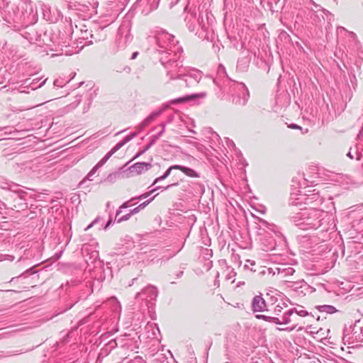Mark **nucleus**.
Listing matches in <instances>:
<instances>
[{
	"label": "nucleus",
	"mask_w": 363,
	"mask_h": 363,
	"mask_svg": "<svg viewBox=\"0 0 363 363\" xmlns=\"http://www.w3.org/2000/svg\"><path fill=\"white\" fill-rule=\"evenodd\" d=\"M62 254V251H60V252L56 253V254L54 255V258H55V260H57V259H60V257H61Z\"/></svg>",
	"instance_id": "052dcab7"
},
{
	"label": "nucleus",
	"mask_w": 363,
	"mask_h": 363,
	"mask_svg": "<svg viewBox=\"0 0 363 363\" xmlns=\"http://www.w3.org/2000/svg\"><path fill=\"white\" fill-rule=\"evenodd\" d=\"M100 220H101V218L99 216L96 217L94 220H92V226H94V225L99 223Z\"/></svg>",
	"instance_id": "680f3d73"
},
{
	"label": "nucleus",
	"mask_w": 363,
	"mask_h": 363,
	"mask_svg": "<svg viewBox=\"0 0 363 363\" xmlns=\"http://www.w3.org/2000/svg\"><path fill=\"white\" fill-rule=\"evenodd\" d=\"M91 245L89 243H85L82 247V255L84 258V261L88 264L89 259H91Z\"/></svg>",
	"instance_id": "7c9ffc66"
},
{
	"label": "nucleus",
	"mask_w": 363,
	"mask_h": 363,
	"mask_svg": "<svg viewBox=\"0 0 363 363\" xmlns=\"http://www.w3.org/2000/svg\"><path fill=\"white\" fill-rule=\"evenodd\" d=\"M92 333H96L98 334L101 331L108 330L109 325V320L106 314L108 309L107 303L106 301H96L92 304Z\"/></svg>",
	"instance_id": "20e7f679"
},
{
	"label": "nucleus",
	"mask_w": 363,
	"mask_h": 363,
	"mask_svg": "<svg viewBox=\"0 0 363 363\" xmlns=\"http://www.w3.org/2000/svg\"><path fill=\"white\" fill-rule=\"evenodd\" d=\"M290 127H291V128H293V129H301V126H299V125H296V124H294V123H293V124H291V125H290Z\"/></svg>",
	"instance_id": "69168bd1"
},
{
	"label": "nucleus",
	"mask_w": 363,
	"mask_h": 363,
	"mask_svg": "<svg viewBox=\"0 0 363 363\" xmlns=\"http://www.w3.org/2000/svg\"><path fill=\"white\" fill-rule=\"evenodd\" d=\"M158 295V291L152 285H148L143 289L140 292H138L135 295L136 298H141L145 300L148 307L153 305L154 301L156 300Z\"/></svg>",
	"instance_id": "9d476101"
},
{
	"label": "nucleus",
	"mask_w": 363,
	"mask_h": 363,
	"mask_svg": "<svg viewBox=\"0 0 363 363\" xmlns=\"http://www.w3.org/2000/svg\"><path fill=\"white\" fill-rule=\"evenodd\" d=\"M284 285L291 290L298 291L299 289H302L303 287L307 286L306 282L303 279H300L296 281L285 280L284 281Z\"/></svg>",
	"instance_id": "412c9836"
},
{
	"label": "nucleus",
	"mask_w": 363,
	"mask_h": 363,
	"mask_svg": "<svg viewBox=\"0 0 363 363\" xmlns=\"http://www.w3.org/2000/svg\"><path fill=\"white\" fill-rule=\"evenodd\" d=\"M276 270L277 271V274L280 276L281 278L292 276L295 273V269L293 267L285 264H282L279 267H277Z\"/></svg>",
	"instance_id": "b1692460"
},
{
	"label": "nucleus",
	"mask_w": 363,
	"mask_h": 363,
	"mask_svg": "<svg viewBox=\"0 0 363 363\" xmlns=\"http://www.w3.org/2000/svg\"><path fill=\"white\" fill-rule=\"evenodd\" d=\"M235 86L236 92L233 95L232 102L238 106H245L250 97L248 89L243 83H237Z\"/></svg>",
	"instance_id": "6e6552de"
},
{
	"label": "nucleus",
	"mask_w": 363,
	"mask_h": 363,
	"mask_svg": "<svg viewBox=\"0 0 363 363\" xmlns=\"http://www.w3.org/2000/svg\"><path fill=\"white\" fill-rule=\"evenodd\" d=\"M201 253L205 259H208L213 255L212 250L208 248H203L201 250Z\"/></svg>",
	"instance_id": "58836bf2"
},
{
	"label": "nucleus",
	"mask_w": 363,
	"mask_h": 363,
	"mask_svg": "<svg viewBox=\"0 0 363 363\" xmlns=\"http://www.w3.org/2000/svg\"><path fill=\"white\" fill-rule=\"evenodd\" d=\"M226 143H227V145L229 147V148L232 147L237 152V148L235 147V145L232 140H230L229 138H226Z\"/></svg>",
	"instance_id": "de8ad7c7"
},
{
	"label": "nucleus",
	"mask_w": 363,
	"mask_h": 363,
	"mask_svg": "<svg viewBox=\"0 0 363 363\" xmlns=\"http://www.w3.org/2000/svg\"><path fill=\"white\" fill-rule=\"evenodd\" d=\"M113 223V220L111 218H109L107 223L106 224V225L104 226V229L106 230L111 224Z\"/></svg>",
	"instance_id": "4d7b16f0"
},
{
	"label": "nucleus",
	"mask_w": 363,
	"mask_h": 363,
	"mask_svg": "<svg viewBox=\"0 0 363 363\" xmlns=\"http://www.w3.org/2000/svg\"><path fill=\"white\" fill-rule=\"evenodd\" d=\"M255 317L257 319H262V320H264L267 322H269L272 323H275V324L280 323V320L277 317H272V316H268V315H256Z\"/></svg>",
	"instance_id": "2f4dec72"
},
{
	"label": "nucleus",
	"mask_w": 363,
	"mask_h": 363,
	"mask_svg": "<svg viewBox=\"0 0 363 363\" xmlns=\"http://www.w3.org/2000/svg\"><path fill=\"white\" fill-rule=\"evenodd\" d=\"M161 188V186H156L155 188L151 189L150 191L148 192H146V193H144L143 194H141L140 196H138V197H134V198H132L130 199V200L124 202L119 208L116 211V218L122 212V210L123 208H128L129 206H131V202L134 200H138V199H145L147 197H148L151 194H152L153 192H155V191H157V189H160Z\"/></svg>",
	"instance_id": "2eb2a0df"
},
{
	"label": "nucleus",
	"mask_w": 363,
	"mask_h": 363,
	"mask_svg": "<svg viewBox=\"0 0 363 363\" xmlns=\"http://www.w3.org/2000/svg\"><path fill=\"white\" fill-rule=\"evenodd\" d=\"M177 184H178L177 183H174V184L167 185V186L164 187V190H167L172 186H177Z\"/></svg>",
	"instance_id": "e2e57ef3"
},
{
	"label": "nucleus",
	"mask_w": 363,
	"mask_h": 363,
	"mask_svg": "<svg viewBox=\"0 0 363 363\" xmlns=\"http://www.w3.org/2000/svg\"><path fill=\"white\" fill-rule=\"evenodd\" d=\"M292 310L294 311V315L301 316V317H305L308 315V313L303 309V306H300L298 308H293Z\"/></svg>",
	"instance_id": "c9c22d12"
},
{
	"label": "nucleus",
	"mask_w": 363,
	"mask_h": 363,
	"mask_svg": "<svg viewBox=\"0 0 363 363\" xmlns=\"http://www.w3.org/2000/svg\"><path fill=\"white\" fill-rule=\"evenodd\" d=\"M184 74V77L179 79L184 81L186 87L195 86L202 78V72L200 70L189 67Z\"/></svg>",
	"instance_id": "1a4fd4ad"
},
{
	"label": "nucleus",
	"mask_w": 363,
	"mask_h": 363,
	"mask_svg": "<svg viewBox=\"0 0 363 363\" xmlns=\"http://www.w3.org/2000/svg\"><path fill=\"white\" fill-rule=\"evenodd\" d=\"M206 95H207V94L205 91L196 93V94H192L190 95H186L182 98H179V99H176L175 101L185 102V101H191V100H196V99H203L206 96Z\"/></svg>",
	"instance_id": "bb28decb"
},
{
	"label": "nucleus",
	"mask_w": 363,
	"mask_h": 363,
	"mask_svg": "<svg viewBox=\"0 0 363 363\" xmlns=\"http://www.w3.org/2000/svg\"><path fill=\"white\" fill-rule=\"evenodd\" d=\"M333 15L326 9H323L317 13H310V18L315 24H321L325 21L330 22L332 20Z\"/></svg>",
	"instance_id": "f8f14e48"
},
{
	"label": "nucleus",
	"mask_w": 363,
	"mask_h": 363,
	"mask_svg": "<svg viewBox=\"0 0 363 363\" xmlns=\"http://www.w3.org/2000/svg\"><path fill=\"white\" fill-rule=\"evenodd\" d=\"M179 250H178L177 252V253L179 252ZM176 255V252H171V253H169L168 255H165L162 258H166V259H170L171 257H173L174 255Z\"/></svg>",
	"instance_id": "5fc2aeb1"
},
{
	"label": "nucleus",
	"mask_w": 363,
	"mask_h": 363,
	"mask_svg": "<svg viewBox=\"0 0 363 363\" xmlns=\"http://www.w3.org/2000/svg\"><path fill=\"white\" fill-rule=\"evenodd\" d=\"M308 4H311L312 6L309 7L307 6V8L310 10V13H317L318 11H320L323 8L321 7L320 5L317 4L315 3L313 0H308Z\"/></svg>",
	"instance_id": "f704fd0d"
},
{
	"label": "nucleus",
	"mask_w": 363,
	"mask_h": 363,
	"mask_svg": "<svg viewBox=\"0 0 363 363\" xmlns=\"http://www.w3.org/2000/svg\"><path fill=\"white\" fill-rule=\"evenodd\" d=\"M117 346L116 340L109 341L107 347L109 350L115 348Z\"/></svg>",
	"instance_id": "8fccbe9b"
},
{
	"label": "nucleus",
	"mask_w": 363,
	"mask_h": 363,
	"mask_svg": "<svg viewBox=\"0 0 363 363\" xmlns=\"http://www.w3.org/2000/svg\"><path fill=\"white\" fill-rule=\"evenodd\" d=\"M173 168H175V169L181 170L183 173H184L186 175L190 177H199V175L193 169H191L189 167L175 164L173 165Z\"/></svg>",
	"instance_id": "c85d7f7f"
},
{
	"label": "nucleus",
	"mask_w": 363,
	"mask_h": 363,
	"mask_svg": "<svg viewBox=\"0 0 363 363\" xmlns=\"http://www.w3.org/2000/svg\"><path fill=\"white\" fill-rule=\"evenodd\" d=\"M132 363H145L144 359L140 356H137L132 360Z\"/></svg>",
	"instance_id": "3c124183"
},
{
	"label": "nucleus",
	"mask_w": 363,
	"mask_h": 363,
	"mask_svg": "<svg viewBox=\"0 0 363 363\" xmlns=\"http://www.w3.org/2000/svg\"><path fill=\"white\" fill-rule=\"evenodd\" d=\"M218 74L220 76L222 74L227 76L225 68L223 65H219V66L218 67Z\"/></svg>",
	"instance_id": "a18cd8bd"
},
{
	"label": "nucleus",
	"mask_w": 363,
	"mask_h": 363,
	"mask_svg": "<svg viewBox=\"0 0 363 363\" xmlns=\"http://www.w3.org/2000/svg\"><path fill=\"white\" fill-rule=\"evenodd\" d=\"M185 21L186 22L188 29L191 32H194L196 30L197 26L203 27V26L201 25V22L200 21V16L197 17L196 13H191L189 15H188L186 17Z\"/></svg>",
	"instance_id": "dca6fc26"
},
{
	"label": "nucleus",
	"mask_w": 363,
	"mask_h": 363,
	"mask_svg": "<svg viewBox=\"0 0 363 363\" xmlns=\"http://www.w3.org/2000/svg\"><path fill=\"white\" fill-rule=\"evenodd\" d=\"M161 127H162V131L159 132L157 134L152 135L150 138V140L149 143L147 145H150V147H151L156 141L163 135L164 130H165V124L161 123L160 125Z\"/></svg>",
	"instance_id": "473e14b6"
},
{
	"label": "nucleus",
	"mask_w": 363,
	"mask_h": 363,
	"mask_svg": "<svg viewBox=\"0 0 363 363\" xmlns=\"http://www.w3.org/2000/svg\"><path fill=\"white\" fill-rule=\"evenodd\" d=\"M227 270L228 271V274L225 276L226 280H231V282L233 283L235 280L236 272L234 269L227 267Z\"/></svg>",
	"instance_id": "e433bc0d"
},
{
	"label": "nucleus",
	"mask_w": 363,
	"mask_h": 363,
	"mask_svg": "<svg viewBox=\"0 0 363 363\" xmlns=\"http://www.w3.org/2000/svg\"><path fill=\"white\" fill-rule=\"evenodd\" d=\"M157 194L153 196L152 198H150V199L144 201L143 203H140L138 207L140 208V210H142V209H144L155 198V196H157Z\"/></svg>",
	"instance_id": "79ce46f5"
},
{
	"label": "nucleus",
	"mask_w": 363,
	"mask_h": 363,
	"mask_svg": "<svg viewBox=\"0 0 363 363\" xmlns=\"http://www.w3.org/2000/svg\"><path fill=\"white\" fill-rule=\"evenodd\" d=\"M298 325V323H297V324H296L295 325H294V326H293V327H291V328H284V329L278 328V330H279L292 331L293 330H294V329L296 328V325Z\"/></svg>",
	"instance_id": "6e6d98bb"
},
{
	"label": "nucleus",
	"mask_w": 363,
	"mask_h": 363,
	"mask_svg": "<svg viewBox=\"0 0 363 363\" xmlns=\"http://www.w3.org/2000/svg\"><path fill=\"white\" fill-rule=\"evenodd\" d=\"M352 338L357 342L363 341V326L360 325V320L355 321L354 324Z\"/></svg>",
	"instance_id": "aec40b11"
},
{
	"label": "nucleus",
	"mask_w": 363,
	"mask_h": 363,
	"mask_svg": "<svg viewBox=\"0 0 363 363\" xmlns=\"http://www.w3.org/2000/svg\"><path fill=\"white\" fill-rule=\"evenodd\" d=\"M291 322H297L296 316L294 315L292 308L284 313L281 320H280V323L279 325H286Z\"/></svg>",
	"instance_id": "a878e982"
},
{
	"label": "nucleus",
	"mask_w": 363,
	"mask_h": 363,
	"mask_svg": "<svg viewBox=\"0 0 363 363\" xmlns=\"http://www.w3.org/2000/svg\"><path fill=\"white\" fill-rule=\"evenodd\" d=\"M137 135V133H131L130 135L125 136L122 141L125 143V145L130 141L133 138H134Z\"/></svg>",
	"instance_id": "c03bdc74"
},
{
	"label": "nucleus",
	"mask_w": 363,
	"mask_h": 363,
	"mask_svg": "<svg viewBox=\"0 0 363 363\" xmlns=\"http://www.w3.org/2000/svg\"><path fill=\"white\" fill-rule=\"evenodd\" d=\"M12 11L13 17L11 20H7L9 23H11V21L16 23L23 22L26 19L29 18L33 12L30 0H17L12 5Z\"/></svg>",
	"instance_id": "423d86ee"
},
{
	"label": "nucleus",
	"mask_w": 363,
	"mask_h": 363,
	"mask_svg": "<svg viewBox=\"0 0 363 363\" xmlns=\"http://www.w3.org/2000/svg\"><path fill=\"white\" fill-rule=\"evenodd\" d=\"M323 201V198L320 196L318 191L316 189L308 191V194H291L289 199L290 205L293 206H300L301 208L303 204L313 206L312 207L317 208L320 206Z\"/></svg>",
	"instance_id": "39448f33"
},
{
	"label": "nucleus",
	"mask_w": 363,
	"mask_h": 363,
	"mask_svg": "<svg viewBox=\"0 0 363 363\" xmlns=\"http://www.w3.org/2000/svg\"><path fill=\"white\" fill-rule=\"evenodd\" d=\"M152 328V336L151 337L157 339V334L160 333V330H159V328L157 327V325L156 324L148 325L147 328Z\"/></svg>",
	"instance_id": "4c0bfd02"
},
{
	"label": "nucleus",
	"mask_w": 363,
	"mask_h": 363,
	"mask_svg": "<svg viewBox=\"0 0 363 363\" xmlns=\"http://www.w3.org/2000/svg\"><path fill=\"white\" fill-rule=\"evenodd\" d=\"M172 169H175V168H173V165H172V166H171V167H169L166 170V172H164V174L163 175H162V176H160V177H159L156 178V179L154 180V182H153V183H152V185H155V184H157V182H160V181H162V180H164V179H167V178L169 176V174H170V173H171V172H172Z\"/></svg>",
	"instance_id": "72a5a7b5"
},
{
	"label": "nucleus",
	"mask_w": 363,
	"mask_h": 363,
	"mask_svg": "<svg viewBox=\"0 0 363 363\" xmlns=\"http://www.w3.org/2000/svg\"><path fill=\"white\" fill-rule=\"evenodd\" d=\"M45 82H46V79H45L43 82H41V83L38 86V87H41L42 86H43V85L45 84Z\"/></svg>",
	"instance_id": "774afa93"
},
{
	"label": "nucleus",
	"mask_w": 363,
	"mask_h": 363,
	"mask_svg": "<svg viewBox=\"0 0 363 363\" xmlns=\"http://www.w3.org/2000/svg\"><path fill=\"white\" fill-rule=\"evenodd\" d=\"M92 259H94V261H92V264L94 265L92 268V272L94 269L99 271L98 274L99 277H97L98 280H102L104 279L105 276L104 274V262L102 260L98 259L96 260V258L99 257V252L92 250Z\"/></svg>",
	"instance_id": "4468645a"
},
{
	"label": "nucleus",
	"mask_w": 363,
	"mask_h": 363,
	"mask_svg": "<svg viewBox=\"0 0 363 363\" xmlns=\"http://www.w3.org/2000/svg\"><path fill=\"white\" fill-rule=\"evenodd\" d=\"M258 225L259 226V228L260 230H263L268 234L273 233L274 234V236L279 238V242L281 241V234L279 231L278 228L274 224L269 223V222L262 218H258Z\"/></svg>",
	"instance_id": "9b49d317"
},
{
	"label": "nucleus",
	"mask_w": 363,
	"mask_h": 363,
	"mask_svg": "<svg viewBox=\"0 0 363 363\" xmlns=\"http://www.w3.org/2000/svg\"><path fill=\"white\" fill-rule=\"evenodd\" d=\"M182 52H178V55H165L159 57L160 63L166 69V74L169 77V81L182 78L184 73L189 67H184L182 65Z\"/></svg>",
	"instance_id": "7ed1b4c3"
},
{
	"label": "nucleus",
	"mask_w": 363,
	"mask_h": 363,
	"mask_svg": "<svg viewBox=\"0 0 363 363\" xmlns=\"http://www.w3.org/2000/svg\"><path fill=\"white\" fill-rule=\"evenodd\" d=\"M253 312H264L267 311V304L262 296H255L252 301Z\"/></svg>",
	"instance_id": "f3484780"
},
{
	"label": "nucleus",
	"mask_w": 363,
	"mask_h": 363,
	"mask_svg": "<svg viewBox=\"0 0 363 363\" xmlns=\"http://www.w3.org/2000/svg\"><path fill=\"white\" fill-rule=\"evenodd\" d=\"M93 23L95 26L98 27L99 29H101V33L99 34V37L96 39V40H104L106 38V34L103 32L104 29L107 27L108 25H109L108 21L107 19L102 20L101 23L103 25H99V19L94 18L92 20Z\"/></svg>",
	"instance_id": "cd10ccee"
},
{
	"label": "nucleus",
	"mask_w": 363,
	"mask_h": 363,
	"mask_svg": "<svg viewBox=\"0 0 363 363\" xmlns=\"http://www.w3.org/2000/svg\"><path fill=\"white\" fill-rule=\"evenodd\" d=\"M152 167L151 163L149 162H136L129 167L131 173L140 174L144 172L147 171Z\"/></svg>",
	"instance_id": "a211bd4d"
},
{
	"label": "nucleus",
	"mask_w": 363,
	"mask_h": 363,
	"mask_svg": "<svg viewBox=\"0 0 363 363\" xmlns=\"http://www.w3.org/2000/svg\"><path fill=\"white\" fill-rule=\"evenodd\" d=\"M131 214L129 212L128 213L121 216V217H119V216L116 218H115V221L118 223H122L123 221H126L128 220H129L131 217Z\"/></svg>",
	"instance_id": "ea45409f"
},
{
	"label": "nucleus",
	"mask_w": 363,
	"mask_h": 363,
	"mask_svg": "<svg viewBox=\"0 0 363 363\" xmlns=\"http://www.w3.org/2000/svg\"><path fill=\"white\" fill-rule=\"evenodd\" d=\"M133 40V35L130 33V25L129 23H123L118 29L114 43L112 45L113 52L124 50Z\"/></svg>",
	"instance_id": "0eeeda50"
},
{
	"label": "nucleus",
	"mask_w": 363,
	"mask_h": 363,
	"mask_svg": "<svg viewBox=\"0 0 363 363\" xmlns=\"http://www.w3.org/2000/svg\"><path fill=\"white\" fill-rule=\"evenodd\" d=\"M278 239L276 236L275 237H269V238H264L262 240V245H263V250L265 251H273L276 250L277 247V240Z\"/></svg>",
	"instance_id": "6ab92c4d"
},
{
	"label": "nucleus",
	"mask_w": 363,
	"mask_h": 363,
	"mask_svg": "<svg viewBox=\"0 0 363 363\" xmlns=\"http://www.w3.org/2000/svg\"><path fill=\"white\" fill-rule=\"evenodd\" d=\"M4 189H8L12 193L17 194L18 196V200H26L25 195L26 194V192L23 190L18 188V186L17 184H6L5 186L2 187Z\"/></svg>",
	"instance_id": "4be33fe9"
},
{
	"label": "nucleus",
	"mask_w": 363,
	"mask_h": 363,
	"mask_svg": "<svg viewBox=\"0 0 363 363\" xmlns=\"http://www.w3.org/2000/svg\"><path fill=\"white\" fill-rule=\"evenodd\" d=\"M154 40L155 43V52L160 56L165 55H175L178 52H183V49L174 36L166 30H161L156 32Z\"/></svg>",
	"instance_id": "f03ea898"
},
{
	"label": "nucleus",
	"mask_w": 363,
	"mask_h": 363,
	"mask_svg": "<svg viewBox=\"0 0 363 363\" xmlns=\"http://www.w3.org/2000/svg\"><path fill=\"white\" fill-rule=\"evenodd\" d=\"M140 211V210L139 207L137 206L135 208L130 210V213L131 216H133V215H135V214L138 213Z\"/></svg>",
	"instance_id": "603ef678"
},
{
	"label": "nucleus",
	"mask_w": 363,
	"mask_h": 363,
	"mask_svg": "<svg viewBox=\"0 0 363 363\" xmlns=\"http://www.w3.org/2000/svg\"><path fill=\"white\" fill-rule=\"evenodd\" d=\"M58 82H59V80H58V79L55 80V82H54V85L61 86L62 85H61V84H58Z\"/></svg>",
	"instance_id": "338daca9"
},
{
	"label": "nucleus",
	"mask_w": 363,
	"mask_h": 363,
	"mask_svg": "<svg viewBox=\"0 0 363 363\" xmlns=\"http://www.w3.org/2000/svg\"><path fill=\"white\" fill-rule=\"evenodd\" d=\"M138 54H139V53H138V52H137V51H136V52H134L132 54V56H131L130 59H131V60H134V59H135V58L138 57Z\"/></svg>",
	"instance_id": "0e129e2a"
},
{
	"label": "nucleus",
	"mask_w": 363,
	"mask_h": 363,
	"mask_svg": "<svg viewBox=\"0 0 363 363\" xmlns=\"http://www.w3.org/2000/svg\"><path fill=\"white\" fill-rule=\"evenodd\" d=\"M301 211L290 216V220L302 230H316L326 226L333 220V215L315 207L300 208Z\"/></svg>",
	"instance_id": "f257e3e1"
},
{
	"label": "nucleus",
	"mask_w": 363,
	"mask_h": 363,
	"mask_svg": "<svg viewBox=\"0 0 363 363\" xmlns=\"http://www.w3.org/2000/svg\"><path fill=\"white\" fill-rule=\"evenodd\" d=\"M107 350H108V349H106V352H105V354H103L102 353L99 354L98 357H97L96 361V362H95V363H101V362H102V359H103L105 356H106V355L108 354V353H107Z\"/></svg>",
	"instance_id": "09e8293b"
},
{
	"label": "nucleus",
	"mask_w": 363,
	"mask_h": 363,
	"mask_svg": "<svg viewBox=\"0 0 363 363\" xmlns=\"http://www.w3.org/2000/svg\"><path fill=\"white\" fill-rule=\"evenodd\" d=\"M117 175L118 174L116 173L110 174H108L105 181H107L106 182L108 183L113 184L115 182Z\"/></svg>",
	"instance_id": "a19ab883"
},
{
	"label": "nucleus",
	"mask_w": 363,
	"mask_h": 363,
	"mask_svg": "<svg viewBox=\"0 0 363 363\" xmlns=\"http://www.w3.org/2000/svg\"><path fill=\"white\" fill-rule=\"evenodd\" d=\"M150 145H145V147L142 150H140V152H138L136 155L134 157V159L140 157V155H143L146 151H147L149 149H150Z\"/></svg>",
	"instance_id": "49530a36"
},
{
	"label": "nucleus",
	"mask_w": 363,
	"mask_h": 363,
	"mask_svg": "<svg viewBox=\"0 0 363 363\" xmlns=\"http://www.w3.org/2000/svg\"><path fill=\"white\" fill-rule=\"evenodd\" d=\"M315 308L320 313H325L327 314H333L336 313L337 309L331 305H320L316 306Z\"/></svg>",
	"instance_id": "c756f323"
},
{
	"label": "nucleus",
	"mask_w": 363,
	"mask_h": 363,
	"mask_svg": "<svg viewBox=\"0 0 363 363\" xmlns=\"http://www.w3.org/2000/svg\"><path fill=\"white\" fill-rule=\"evenodd\" d=\"M91 177V172H89L87 174V175H86V177L85 179L82 180V181L79 183V186H82V185L86 182V179H89V177Z\"/></svg>",
	"instance_id": "864d4df0"
},
{
	"label": "nucleus",
	"mask_w": 363,
	"mask_h": 363,
	"mask_svg": "<svg viewBox=\"0 0 363 363\" xmlns=\"http://www.w3.org/2000/svg\"><path fill=\"white\" fill-rule=\"evenodd\" d=\"M157 194L153 196L152 198H150V199L144 201L143 203H140L138 207L140 208V210H142V209H144L155 198V196H157Z\"/></svg>",
	"instance_id": "37998d69"
},
{
	"label": "nucleus",
	"mask_w": 363,
	"mask_h": 363,
	"mask_svg": "<svg viewBox=\"0 0 363 363\" xmlns=\"http://www.w3.org/2000/svg\"><path fill=\"white\" fill-rule=\"evenodd\" d=\"M13 199V195L11 194L8 198L6 199V203H4V206L6 208L15 210L16 211H20L21 210H23L27 208L26 203H22L18 204H15L14 203H11V200Z\"/></svg>",
	"instance_id": "5701e85b"
},
{
	"label": "nucleus",
	"mask_w": 363,
	"mask_h": 363,
	"mask_svg": "<svg viewBox=\"0 0 363 363\" xmlns=\"http://www.w3.org/2000/svg\"><path fill=\"white\" fill-rule=\"evenodd\" d=\"M125 143L121 140L118 143H117L94 167H92V175L95 174V172L102 167L108 160L119 149H121Z\"/></svg>",
	"instance_id": "ddd939ff"
},
{
	"label": "nucleus",
	"mask_w": 363,
	"mask_h": 363,
	"mask_svg": "<svg viewBox=\"0 0 363 363\" xmlns=\"http://www.w3.org/2000/svg\"><path fill=\"white\" fill-rule=\"evenodd\" d=\"M32 273H33L32 268H30V269L26 270L25 272L22 273L20 277H26L27 274H32Z\"/></svg>",
	"instance_id": "13d9d810"
},
{
	"label": "nucleus",
	"mask_w": 363,
	"mask_h": 363,
	"mask_svg": "<svg viewBox=\"0 0 363 363\" xmlns=\"http://www.w3.org/2000/svg\"><path fill=\"white\" fill-rule=\"evenodd\" d=\"M162 113V111H157L152 112L149 115L144 121L138 126V131L143 130L146 126H147L151 122H152L156 117L159 116Z\"/></svg>",
	"instance_id": "393cba45"
},
{
	"label": "nucleus",
	"mask_w": 363,
	"mask_h": 363,
	"mask_svg": "<svg viewBox=\"0 0 363 363\" xmlns=\"http://www.w3.org/2000/svg\"><path fill=\"white\" fill-rule=\"evenodd\" d=\"M282 308L279 306H277L275 308V313L277 315H279V313H281Z\"/></svg>",
	"instance_id": "bf43d9fd"
}]
</instances>
